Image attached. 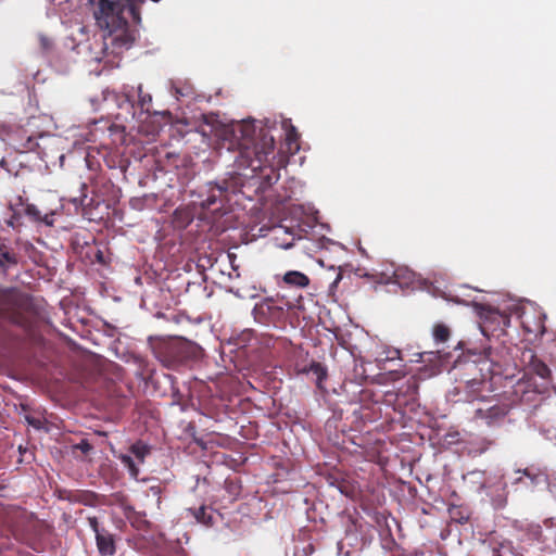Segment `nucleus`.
I'll list each match as a JSON object with an SVG mask.
<instances>
[{"label":"nucleus","mask_w":556,"mask_h":556,"mask_svg":"<svg viewBox=\"0 0 556 556\" xmlns=\"http://www.w3.org/2000/svg\"><path fill=\"white\" fill-rule=\"evenodd\" d=\"M98 3L94 18L100 28L108 30L113 37V43L118 48L129 49L136 40L135 31L129 29L124 17L127 9L136 24L141 22L140 7L144 0H90Z\"/></svg>","instance_id":"obj_1"},{"label":"nucleus","mask_w":556,"mask_h":556,"mask_svg":"<svg viewBox=\"0 0 556 556\" xmlns=\"http://www.w3.org/2000/svg\"><path fill=\"white\" fill-rule=\"evenodd\" d=\"M412 556H431V555H428V554H426L424 552H420V553H416V554H414Z\"/></svg>","instance_id":"obj_35"},{"label":"nucleus","mask_w":556,"mask_h":556,"mask_svg":"<svg viewBox=\"0 0 556 556\" xmlns=\"http://www.w3.org/2000/svg\"><path fill=\"white\" fill-rule=\"evenodd\" d=\"M38 146L37 141L33 138H28L26 143H24L23 148L25 151H34Z\"/></svg>","instance_id":"obj_31"},{"label":"nucleus","mask_w":556,"mask_h":556,"mask_svg":"<svg viewBox=\"0 0 556 556\" xmlns=\"http://www.w3.org/2000/svg\"><path fill=\"white\" fill-rule=\"evenodd\" d=\"M517 472L522 473V476L515 479V481H514L515 484L523 482L525 478H527L529 480V483H527V485H536L541 482L542 475L540 472H535L531 468L518 470Z\"/></svg>","instance_id":"obj_19"},{"label":"nucleus","mask_w":556,"mask_h":556,"mask_svg":"<svg viewBox=\"0 0 556 556\" xmlns=\"http://www.w3.org/2000/svg\"><path fill=\"white\" fill-rule=\"evenodd\" d=\"M282 126L286 130V141L291 148L292 143H296L299 139V134L296 131V128L290 123V121H285L282 123Z\"/></svg>","instance_id":"obj_23"},{"label":"nucleus","mask_w":556,"mask_h":556,"mask_svg":"<svg viewBox=\"0 0 556 556\" xmlns=\"http://www.w3.org/2000/svg\"><path fill=\"white\" fill-rule=\"evenodd\" d=\"M492 556H518L509 541L491 542Z\"/></svg>","instance_id":"obj_18"},{"label":"nucleus","mask_w":556,"mask_h":556,"mask_svg":"<svg viewBox=\"0 0 556 556\" xmlns=\"http://www.w3.org/2000/svg\"><path fill=\"white\" fill-rule=\"evenodd\" d=\"M549 539L554 540V542L556 544V530H553L549 532Z\"/></svg>","instance_id":"obj_34"},{"label":"nucleus","mask_w":556,"mask_h":556,"mask_svg":"<svg viewBox=\"0 0 556 556\" xmlns=\"http://www.w3.org/2000/svg\"><path fill=\"white\" fill-rule=\"evenodd\" d=\"M292 245V243H288L285 245L286 249L290 248Z\"/></svg>","instance_id":"obj_38"},{"label":"nucleus","mask_w":556,"mask_h":556,"mask_svg":"<svg viewBox=\"0 0 556 556\" xmlns=\"http://www.w3.org/2000/svg\"><path fill=\"white\" fill-rule=\"evenodd\" d=\"M509 413V406L498 400H480L475 409L473 419L481 420L486 426H495L504 421Z\"/></svg>","instance_id":"obj_7"},{"label":"nucleus","mask_w":556,"mask_h":556,"mask_svg":"<svg viewBox=\"0 0 556 556\" xmlns=\"http://www.w3.org/2000/svg\"><path fill=\"white\" fill-rule=\"evenodd\" d=\"M432 334L437 343H445L451 337V330L444 324H435Z\"/></svg>","instance_id":"obj_20"},{"label":"nucleus","mask_w":556,"mask_h":556,"mask_svg":"<svg viewBox=\"0 0 556 556\" xmlns=\"http://www.w3.org/2000/svg\"><path fill=\"white\" fill-rule=\"evenodd\" d=\"M41 45L45 48H48L49 47V40L46 37H41Z\"/></svg>","instance_id":"obj_33"},{"label":"nucleus","mask_w":556,"mask_h":556,"mask_svg":"<svg viewBox=\"0 0 556 556\" xmlns=\"http://www.w3.org/2000/svg\"><path fill=\"white\" fill-rule=\"evenodd\" d=\"M18 264V255L11 244L0 239V271L7 274Z\"/></svg>","instance_id":"obj_12"},{"label":"nucleus","mask_w":556,"mask_h":556,"mask_svg":"<svg viewBox=\"0 0 556 556\" xmlns=\"http://www.w3.org/2000/svg\"><path fill=\"white\" fill-rule=\"evenodd\" d=\"M121 460L125 465V467H127L129 475L136 479L139 475V468L135 464L132 457L129 455H122Z\"/></svg>","instance_id":"obj_25"},{"label":"nucleus","mask_w":556,"mask_h":556,"mask_svg":"<svg viewBox=\"0 0 556 556\" xmlns=\"http://www.w3.org/2000/svg\"><path fill=\"white\" fill-rule=\"evenodd\" d=\"M528 540L530 541H541L542 529L539 525L530 526L527 532Z\"/></svg>","instance_id":"obj_27"},{"label":"nucleus","mask_w":556,"mask_h":556,"mask_svg":"<svg viewBox=\"0 0 556 556\" xmlns=\"http://www.w3.org/2000/svg\"><path fill=\"white\" fill-rule=\"evenodd\" d=\"M307 548L309 549V552H313V546L311 544L307 545Z\"/></svg>","instance_id":"obj_36"},{"label":"nucleus","mask_w":556,"mask_h":556,"mask_svg":"<svg viewBox=\"0 0 556 556\" xmlns=\"http://www.w3.org/2000/svg\"><path fill=\"white\" fill-rule=\"evenodd\" d=\"M130 452L137 459H139L140 463H143L144 457L150 453V448L142 442H136L130 446Z\"/></svg>","instance_id":"obj_24"},{"label":"nucleus","mask_w":556,"mask_h":556,"mask_svg":"<svg viewBox=\"0 0 556 556\" xmlns=\"http://www.w3.org/2000/svg\"><path fill=\"white\" fill-rule=\"evenodd\" d=\"M414 273L407 268H396L393 273L394 282L408 285L414 280Z\"/></svg>","instance_id":"obj_21"},{"label":"nucleus","mask_w":556,"mask_h":556,"mask_svg":"<svg viewBox=\"0 0 556 556\" xmlns=\"http://www.w3.org/2000/svg\"><path fill=\"white\" fill-rule=\"evenodd\" d=\"M304 374H312L316 378V384L319 389H321L323 381L327 378V368L318 363L313 361L308 366H305L301 369Z\"/></svg>","instance_id":"obj_17"},{"label":"nucleus","mask_w":556,"mask_h":556,"mask_svg":"<svg viewBox=\"0 0 556 556\" xmlns=\"http://www.w3.org/2000/svg\"><path fill=\"white\" fill-rule=\"evenodd\" d=\"M240 131L239 157L240 164L251 168L253 172H262L264 168L273 167L275 159V139L268 131L261 128L255 135L252 124H243L238 127Z\"/></svg>","instance_id":"obj_2"},{"label":"nucleus","mask_w":556,"mask_h":556,"mask_svg":"<svg viewBox=\"0 0 556 556\" xmlns=\"http://www.w3.org/2000/svg\"><path fill=\"white\" fill-rule=\"evenodd\" d=\"M554 392H555V395H556V384L554 386Z\"/></svg>","instance_id":"obj_40"},{"label":"nucleus","mask_w":556,"mask_h":556,"mask_svg":"<svg viewBox=\"0 0 556 556\" xmlns=\"http://www.w3.org/2000/svg\"><path fill=\"white\" fill-rule=\"evenodd\" d=\"M471 368H472L473 370H477V365L472 364V365H471Z\"/></svg>","instance_id":"obj_37"},{"label":"nucleus","mask_w":556,"mask_h":556,"mask_svg":"<svg viewBox=\"0 0 556 556\" xmlns=\"http://www.w3.org/2000/svg\"><path fill=\"white\" fill-rule=\"evenodd\" d=\"M10 208L13 211V218L18 216L23 210L24 214L33 222H40L51 226L53 220L50 215H42L41 212L34 204H24L22 197H17L16 203H11Z\"/></svg>","instance_id":"obj_8"},{"label":"nucleus","mask_w":556,"mask_h":556,"mask_svg":"<svg viewBox=\"0 0 556 556\" xmlns=\"http://www.w3.org/2000/svg\"><path fill=\"white\" fill-rule=\"evenodd\" d=\"M485 380L482 378L473 377L471 379H467L465 381H460L457 387H455V391L457 394L464 393L465 401L473 402L480 400H483V397H480L479 394L483 390L485 386Z\"/></svg>","instance_id":"obj_10"},{"label":"nucleus","mask_w":556,"mask_h":556,"mask_svg":"<svg viewBox=\"0 0 556 556\" xmlns=\"http://www.w3.org/2000/svg\"><path fill=\"white\" fill-rule=\"evenodd\" d=\"M123 93L128 102L134 103L137 101V104L142 112L150 113L152 96L143 90L141 84L137 87L128 85L123 86Z\"/></svg>","instance_id":"obj_9"},{"label":"nucleus","mask_w":556,"mask_h":556,"mask_svg":"<svg viewBox=\"0 0 556 556\" xmlns=\"http://www.w3.org/2000/svg\"><path fill=\"white\" fill-rule=\"evenodd\" d=\"M78 450H80L84 454L89 453L92 450L91 444L88 441L83 440L80 443L76 445Z\"/></svg>","instance_id":"obj_30"},{"label":"nucleus","mask_w":556,"mask_h":556,"mask_svg":"<svg viewBox=\"0 0 556 556\" xmlns=\"http://www.w3.org/2000/svg\"><path fill=\"white\" fill-rule=\"evenodd\" d=\"M22 517L26 520L29 530L37 531L43 523L33 513L23 511Z\"/></svg>","instance_id":"obj_26"},{"label":"nucleus","mask_w":556,"mask_h":556,"mask_svg":"<svg viewBox=\"0 0 556 556\" xmlns=\"http://www.w3.org/2000/svg\"><path fill=\"white\" fill-rule=\"evenodd\" d=\"M283 283L295 288H306L309 285V278L298 270L287 271L282 277Z\"/></svg>","instance_id":"obj_16"},{"label":"nucleus","mask_w":556,"mask_h":556,"mask_svg":"<svg viewBox=\"0 0 556 556\" xmlns=\"http://www.w3.org/2000/svg\"><path fill=\"white\" fill-rule=\"evenodd\" d=\"M300 301L301 296L289 299L286 294L278 293L256 303L252 314L257 323L266 325L282 318L285 312L298 307Z\"/></svg>","instance_id":"obj_5"},{"label":"nucleus","mask_w":556,"mask_h":556,"mask_svg":"<svg viewBox=\"0 0 556 556\" xmlns=\"http://www.w3.org/2000/svg\"><path fill=\"white\" fill-rule=\"evenodd\" d=\"M156 357L168 368H177L202 357V348L193 341L175 338L164 340L154 348Z\"/></svg>","instance_id":"obj_3"},{"label":"nucleus","mask_w":556,"mask_h":556,"mask_svg":"<svg viewBox=\"0 0 556 556\" xmlns=\"http://www.w3.org/2000/svg\"><path fill=\"white\" fill-rule=\"evenodd\" d=\"M303 231H304V230H303L302 228H299V229L296 230V232H295V231H292V235H293L294 237H296L298 239H301V238L303 237V236H302V232H303Z\"/></svg>","instance_id":"obj_32"},{"label":"nucleus","mask_w":556,"mask_h":556,"mask_svg":"<svg viewBox=\"0 0 556 556\" xmlns=\"http://www.w3.org/2000/svg\"><path fill=\"white\" fill-rule=\"evenodd\" d=\"M88 523L90 526V528L92 529V531L94 532L96 536L100 533V532H103L105 531L106 529L104 528H100L99 527V521H98V518L97 517H89L88 518Z\"/></svg>","instance_id":"obj_28"},{"label":"nucleus","mask_w":556,"mask_h":556,"mask_svg":"<svg viewBox=\"0 0 556 556\" xmlns=\"http://www.w3.org/2000/svg\"><path fill=\"white\" fill-rule=\"evenodd\" d=\"M30 425L37 426L33 420H29Z\"/></svg>","instance_id":"obj_39"},{"label":"nucleus","mask_w":556,"mask_h":556,"mask_svg":"<svg viewBox=\"0 0 556 556\" xmlns=\"http://www.w3.org/2000/svg\"><path fill=\"white\" fill-rule=\"evenodd\" d=\"M227 202L228 188L210 182L207 184L205 191H201L199 193L198 200L194 201V204L202 208V219H215L217 215L226 212Z\"/></svg>","instance_id":"obj_6"},{"label":"nucleus","mask_w":556,"mask_h":556,"mask_svg":"<svg viewBox=\"0 0 556 556\" xmlns=\"http://www.w3.org/2000/svg\"><path fill=\"white\" fill-rule=\"evenodd\" d=\"M484 313H482L483 317V324L481 326L482 332L485 334L489 324H496L497 326H501L502 328L506 327L509 324V317L506 314H502L497 309L493 308H486L483 309Z\"/></svg>","instance_id":"obj_14"},{"label":"nucleus","mask_w":556,"mask_h":556,"mask_svg":"<svg viewBox=\"0 0 556 556\" xmlns=\"http://www.w3.org/2000/svg\"><path fill=\"white\" fill-rule=\"evenodd\" d=\"M345 556H350V552H346Z\"/></svg>","instance_id":"obj_41"},{"label":"nucleus","mask_w":556,"mask_h":556,"mask_svg":"<svg viewBox=\"0 0 556 556\" xmlns=\"http://www.w3.org/2000/svg\"><path fill=\"white\" fill-rule=\"evenodd\" d=\"M29 299L15 288L0 286V320L24 329H29L31 321L28 317Z\"/></svg>","instance_id":"obj_4"},{"label":"nucleus","mask_w":556,"mask_h":556,"mask_svg":"<svg viewBox=\"0 0 556 556\" xmlns=\"http://www.w3.org/2000/svg\"><path fill=\"white\" fill-rule=\"evenodd\" d=\"M522 363L531 372L535 374L540 378L544 380H548L551 378V369L543 361L538 358L532 350H526L522 352Z\"/></svg>","instance_id":"obj_11"},{"label":"nucleus","mask_w":556,"mask_h":556,"mask_svg":"<svg viewBox=\"0 0 556 556\" xmlns=\"http://www.w3.org/2000/svg\"><path fill=\"white\" fill-rule=\"evenodd\" d=\"M448 514L452 520L464 525L469 520V515L462 507L452 505L448 507Z\"/></svg>","instance_id":"obj_22"},{"label":"nucleus","mask_w":556,"mask_h":556,"mask_svg":"<svg viewBox=\"0 0 556 556\" xmlns=\"http://www.w3.org/2000/svg\"><path fill=\"white\" fill-rule=\"evenodd\" d=\"M190 514L195 518V520L206 527H211L214 525V514L215 510L213 508L206 506H200L198 508H189Z\"/></svg>","instance_id":"obj_15"},{"label":"nucleus","mask_w":556,"mask_h":556,"mask_svg":"<svg viewBox=\"0 0 556 556\" xmlns=\"http://www.w3.org/2000/svg\"><path fill=\"white\" fill-rule=\"evenodd\" d=\"M86 189H87L86 184H81V190H83V194H81V197H79V198H74V199L72 200V202H73L75 205H78V204L84 205V201H85V200H86V198H87V195H86V193H85V190H86Z\"/></svg>","instance_id":"obj_29"},{"label":"nucleus","mask_w":556,"mask_h":556,"mask_svg":"<svg viewBox=\"0 0 556 556\" xmlns=\"http://www.w3.org/2000/svg\"><path fill=\"white\" fill-rule=\"evenodd\" d=\"M96 543L102 556H112L116 553L115 538L108 530L100 532L96 536Z\"/></svg>","instance_id":"obj_13"}]
</instances>
